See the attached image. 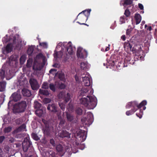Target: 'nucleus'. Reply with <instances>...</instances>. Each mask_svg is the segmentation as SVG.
<instances>
[{
  "instance_id": "28",
  "label": "nucleus",
  "mask_w": 157,
  "mask_h": 157,
  "mask_svg": "<svg viewBox=\"0 0 157 157\" xmlns=\"http://www.w3.org/2000/svg\"><path fill=\"white\" fill-rule=\"evenodd\" d=\"M5 68L4 66H3L0 71V80H2L5 77Z\"/></svg>"
},
{
  "instance_id": "23",
  "label": "nucleus",
  "mask_w": 157,
  "mask_h": 157,
  "mask_svg": "<svg viewBox=\"0 0 157 157\" xmlns=\"http://www.w3.org/2000/svg\"><path fill=\"white\" fill-rule=\"evenodd\" d=\"M22 93L24 96L29 97L31 95V91L27 89H24L22 90Z\"/></svg>"
},
{
  "instance_id": "52",
  "label": "nucleus",
  "mask_w": 157,
  "mask_h": 157,
  "mask_svg": "<svg viewBox=\"0 0 157 157\" xmlns=\"http://www.w3.org/2000/svg\"><path fill=\"white\" fill-rule=\"evenodd\" d=\"M124 14L127 17H128L130 14V12L129 10L127 9L125 10Z\"/></svg>"
},
{
  "instance_id": "4",
  "label": "nucleus",
  "mask_w": 157,
  "mask_h": 157,
  "mask_svg": "<svg viewBox=\"0 0 157 157\" xmlns=\"http://www.w3.org/2000/svg\"><path fill=\"white\" fill-rule=\"evenodd\" d=\"M125 48L131 50L133 52L136 54V56H140L143 53V51L141 49V46L140 45H135L132 48V45L128 42H125L124 44Z\"/></svg>"
},
{
  "instance_id": "34",
  "label": "nucleus",
  "mask_w": 157,
  "mask_h": 157,
  "mask_svg": "<svg viewBox=\"0 0 157 157\" xmlns=\"http://www.w3.org/2000/svg\"><path fill=\"white\" fill-rule=\"evenodd\" d=\"M34 48L33 46H29L28 50L27 53L29 55H31L33 51Z\"/></svg>"
},
{
  "instance_id": "26",
  "label": "nucleus",
  "mask_w": 157,
  "mask_h": 157,
  "mask_svg": "<svg viewBox=\"0 0 157 157\" xmlns=\"http://www.w3.org/2000/svg\"><path fill=\"white\" fill-rule=\"evenodd\" d=\"M56 149L58 152H59L60 155L61 156L63 155L64 152L63 151V147L61 145H58L56 147Z\"/></svg>"
},
{
  "instance_id": "33",
  "label": "nucleus",
  "mask_w": 157,
  "mask_h": 157,
  "mask_svg": "<svg viewBox=\"0 0 157 157\" xmlns=\"http://www.w3.org/2000/svg\"><path fill=\"white\" fill-rule=\"evenodd\" d=\"M137 109H132L130 110L126 111V114L127 116H129L130 115H132L134 113H135Z\"/></svg>"
},
{
  "instance_id": "5",
  "label": "nucleus",
  "mask_w": 157,
  "mask_h": 157,
  "mask_svg": "<svg viewBox=\"0 0 157 157\" xmlns=\"http://www.w3.org/2000/svg\"><path fill=\"white\" fill-rule=\"evenodd\" d=\"M93 115L90 112H87L82 119L81 121L83 124L89 126L93 122Z\"/></svg>"
},
{
  "instance_id": "62",
  "label": "nucleus",
  "mask_w": 157,
  "mask_h": 157,
  "mask_svg": "<svg viewBox=\"0 0 157 157\" xmlns=\"http://www.w3.org/2000/svg\"><path fill=\"white\" fill-rule=\"evenodd\" d=\"M52 66L54 67L59 68L60 66V65L58 63H55L52 65Z\"/></svg>"
},
{
  "instance_id": "43",
  "label": "nucleus",
  "mask_w": 157,
  "mask_h": 157,
  "mask_svg": "<svg viewBox=\"0 0 157 157\" xmlns=\"http://www.w3.org/2000/svg\"><path fill=\"white\" fill-rule=\"evenodd\" d=\"M143 115V111L142 110L140 109L139 113H136V115L139 117L140 118H142V115Z\"/></svg>"
},
{
  "instance_id": "18",
  "label": "nucleus",
  "mask_w": 157,
  "mask_h": 157,
  "mask_svg": "<svg viewBox=\"0 0 157 157\" xmlns=\"http://www.w3.org/2000/svg\"><path fill=\"white\" fill-rule=\"evenodd\" d=\"M18 82L20 86L24 85L26 82L27 80L22 75L17 78Z\"/></svg>"
},
{
  "instance_id": "8",
  "label": "nucleus",
  "mask_w": 157,
  "mask_h": 157,
  "mask_svg": "<svg viewBox=\"0 0 157 157\" xmlns=\"http://www.w3.org/2000/svg\"><path fill=\"white\" fill-rule=\"evenodd\" d=\"M147 102L146 100H144L142 101L139 105H138L136 101H133L129 102L127 104L126 108L127 109H130L131 107H133V109H136L137 107L138 108H140L144 105H146L147 104Z\"/></svg>"
},
{
  "instance_id": "31",
  "label": "nucleus",
  "mask_w": 157,
  "mask_h": 157,
  "mask_svg": "<svg viewBox=\"0 0 157 157\" xmlns=\"http://www.w3.org/2000/svg\"><path fill=\"white\" fill-rule=\"evenodd\" d=\"M34 107L36 109H40L41 107V104L37 101H35L34 103Z\"/></svg>"
},
{
  "instance_id": "56",
  "label": "nucleus",
  "mask_w": 157,
  "mask_h": 157,
  "mask_svg": "<svg viewBox=\"0 0 157 157\" xmlns=\"http://www.w3.org/2000/svg\"><path fill=\"white\" fill-rule=\"evenodd\" d=\"M65 122V121L64 120L61 119L60 120V123L59 124V125L61 126H62L63 125V124H64Z\"/></svg>"
},
{
  "instance_id": "53",
  "label": "nucleus",
  "mask_w": 157,
  "mask_h": 157,
  "mask_svg": "<svg viewBox=\"0 0 157 157\" xmlns=\"http://www.w3.org/2000/svg\"><path fill=\"white\" fill-rule=\"evenodd\" d=\"M132 31V29H127L126 32V33L127 36H130L131 35V33Z\"/></svg>"
},
{
  "instance_id": "46",
  "label": "nucleus",
  "mask_w": 157,
  "mask_h": 157,
  "mask_svg": "<svg viewBox=\"0 0 157 157\" xmlns=\"http://www.w3.org/2000/svg\"><path fill=\"white\" fill-rule=\"evenodd\" d=\"M67 108L68 109V111H72L73 109V106L72 105L71 103H70L68 104V105L67 106Z\"/></svg>"
},
{
  "instance_id": "44",
  "label": "nucleus",
  "mask_w": 157,
  "mask_h": 157,
  "mask_svg": "<svg viewBox=\"0 0 157 157\" xmlns=\"http://www.w3.org/2000/svg\"><path fill=\"white\" fill-rule=\"evenodd\" d=\"M67 117L68 121H71L73 119V117L71 114L67 113Z\"/></svg>"
},
{
  "instance_id": "40",
  "label": "nucleus",
  "mask_w": 157,
  "mask_h": 157,
  "mask_svg": "<svg viewBox=\"0 0 157 157\" xmlns=\"http://www.w3.org/2000/svg\"><path fill=\"white\" fill-rule=\"evenodd\" d=\"M32 136L33 139L36 141L38 140L39 139L37 134L35 133H32Z\"/></svg>"
},
{
  "instance_id": "42",
  "label": "nucleus",
  "mask_w": 157,
  "mask_h": 157,
  "mask_svg": "<svg viewBox=\"0 0 157 157\" xmlns=\"http://www.w3.org/2000/svg\"><path fill=\"white\" fill-rule=\"evenodd\" d=\"M49 86L48 85V84L46 82H44L42 85V88L44 89H48V88Z\"/></svg>"
},
{
  "instance_id": "1",
  "label": "nucleus",
  "mask_w": 157,
  "mask_h": 157,
  "mask_svg": "<svg viewBox=\"0 0 157 157\" xmlns=\"http://www.w3.org/2000/svg\"><path fill=\"white\" fill-rule=\"evenodd\" d=\"M2 40L3 43L10 42L6 48H2V52L4 54L10 52L13 49H20L21 47V41L19 39L18 35H16L14 36H10L9 39H8L7 35H6L3 38Z\"/></svg>"
},
{
  "instance_id": "59",
  "label": "nucleus",
  "mask_w": 157,
  "mask_h": 157,
  "mask_svg": "<svg viewBox=\"0 0 157 157\" xmlns=\"http://www.w3.org/2000/svg\"><path fill=\"white\" fill-rule=\"evenodd\" d=\"M116 23H115V21L114 22V23L112 24L110 28L112 29H113L114 28V27L116 26Z\"/></svg>"
},
{
  "instance_id": "55",
  "label": "nucleus",
  "mask_w": 157,
  "mask_h": 157,
  "mask_svg": "<svg viewBox=\"0 0 157 157\" xmlns=\"http://www.w3.org/2000/svg\"><path fill=\"white\" fill-rule=\"evenodd\" d=\"M59 105L61 109H62L63 110L65 109V105L64 104H62V103H59Z\"/></svg>"
},
{
  "instance_id": "19",
  "label": "nucleus",
  "mask_w": 157,
  "mask_h": 157,
  "mask_svg": "<svg viewBox=\"0 0 157 157\" xmlns=\"http://www.w3.org/2000/svg\"><path fill=\"white\" fill-rule=\"evenodd\" d=\"M132 58L129 55H128L125 58L124 62L125 63H127L131 64H134L135 63V60L131 59Z\"/></svg>"
},
{
  "instance_id": "36",
  "label": "nucleus",
  "mask_w": 157,
  "mask_h": 157,
  "mask_svg": "<svg viewBox=\"0 0 157 157\" xmlns=\"http://www.w3.org/2000/svg\"><path fill=\"white\" fill-rule=\"evenodd\" d=\"M26 60V57L25 55H22L20 59V62L21 64H23Z\"/></svg>"
},
{
  "instance_id": "49",
  "label": "nucleus",
  "mask_w": 157,
  "mask_h": 157,
  "mask_svg": "<svg viewBox=\"0 0 157 157\" xmlns=\"http://www.w3.org/2000/svg\"><path fill=\"white\" fill-rule=\"evenodd\" d=\"M43 56L42 54L39 53L36 56L35 58V60H37V59L42 58Z\"/></svg>"
},
{
  "instance_id": "16",
  "label": "nucleus",
  "mask_w": 157,
  "mask_h": 157,
  "mask_svg": "<svg viewBox=\"0 0 157 157\" xmlns=\"http://www.w3.org/2000/svg\"><path fill=\"white\" fill-rule=\"evenodd\" d=\"M41 68L40 62L35 60L33 66V69L35 70H40Z\"/></svg>"
},
{
  "instance_id": "61",
  "label": "nucleus",
  "mask_w": 157,
  "mask_h": 157,
  "mask_svg": "<svg viewBox=\"0 0 157 157\" xmlns=\"http://www.w3.org/2000/svg\"><path fill=\"white\" fill-rule=\"evenodd\" d=\"M138 6L139 8L141 10H143L144 6L142 4L140 3H139Z\"/></svg>"
},
{
  "instance_id": "13",
  "label": "nucleus",
  "mask_w": 157,
  "mask_h": 157,
  "mask_svg": "<svg viewBox=\"0 0 157 157\" xmlns=\"http://www.w3.org/2000/svg\"><path fill=\"white\" fill-rule=\"evenodd\" d=\"M87 52L85 50L80 47L78 48L77 55L78 57L82 59L85 58L87 57Z\"/></svg>"
},
{
  "instance_id": "37",
  "label": "nucleus",
  "mask_w": 157,
  "mask_h": 157,
  "mask_svg": "<svg viewBox=\"0 0 157 157\" xmlns=\"http://www.w3.org/2000/svg\"><path fill=\"white\" fill-rule=\"evenodd\" d=\"M90 11H91L90 9H89V10H85L84 11H83L81 13H80L79 14H80L82 13H84L85 12H86V13H85L84 14L85 16V17H87V16H88L90 15Z\"/></svg>"
},
{
  "instance_id": "64",
  "label": "nucleus",
  "mask_w": 157,
  "mask_h": 157,
  "mask_svg": "<svg viewBox=\"0 0 157 157\" xmlns=\"http://www.w3.org/2000/svg\"><path fill=\"white\" fill-rule=\"evenodd\" d=\"M121 39L123 40L124 41L126 40V36L125 35H123L121 37Z\"/></svg>"
},
{
  "instance_id": "10",
  "label": "nucleus",
  "mask_w": 157,
  "mask_h": 157,
  "mask_svg": "<svg viewBox=\"0 0 157 157\" xmlns=\"http://www.w3.org/2000/svg\"><path fill=\"white\" fill-rule=\"evenodd\" d=\"M26 103L25 101H22L16 104L14 108L19 112H22L24 111L26 107Z\"/></svg>"
},
{
  "instance_id": "41",
  "label": "nucleus",
  "mask_w": 157,
  "mask_h": 157,
  "mask_svg": "<svg viewBox=\"0 0 157 157\" xmlns=\"http://www.w3.org/2000/svg\"><path fill=\"white\" fill-rule=\"evenodd\" d=\"M49 157H56L55 153L53 151H50L48 152Z\"/></svg>"
},
{
  "instance_id": "22",
  "label": "nucleus",
  "mask_w": 157,
  "mask_h": 157,
  "mask_svg": "<svg viewBox=\"0 0 157 157\" xmlns=\"http://www.w3.org/2000/svg\"><path fill=\"white\" fill-rule=\"evenodd\" d=\"M30 143L29 141L27 142H23L22 143L23 149L24 151H26L29 147Z\"/></svg>"
},
{
  "instance_id": "60",
  "label": "nucleus",
  "mask_w": 157,
  "mask_h": 157,
  "mask_svg": "<svg viewBox=\"0 0 157 157\" xmlns=\"http://www.w3.org/2000/svg\"><path fill=\"white\" fill-rule=\"evenodd\" d=\"M5 139L4 136H0V143H2L3 140Z\"/></svg>"
},
{
  "instance_id": "9",
  "label": "nucleus",
  "mask_w": 157,
  "mask_h": 157,
  "mask_svg": "<svg viewBox=\"0 0 157 157\" xmlns=\"http://www.w3.org/2000/svg\"><path fill=\"white\" fill-rule=\"evenodd\" d=\"M93 92V90L91 87L85 86L82 88L79 94L80 96H90V95L92 94Z\"/></svg>"
},
{
  "instance_id": "14",
  "label": "nucleus",
  "mask_w": 157,
  "mask_h": 157,
  "mask_svg": "<svg viewBox=\"0 0 157 157\" xmlns=\"http://www.w3.org/2000/svg\"><path fill=\"white\" fill-rule=\"evenodd\" d=\"M29 82L33 90H35L39 88V85L36 79L31 78L29 80Z\"/></svg>"
},
{
  "instance_id": "38",
  "label": "nucleus",
  "mask_w": 157,
  "mask_h": 157,
  "mask_svg": "<svg viewBox=\"0 0 157 157\" xmlns=\"http://www.w3.org/2000/svg\"><path fill=\"white\" fill-rule=\"evenodd\" d=\"M39 45L43 48H48V44L46 42H39Z\"/></svg>"
},
{
  "instance_id": "24",
  "label": "nucleus",
  "mask_w": 157,
  "mask_h": 157,
  "mask_svg": "<svg viewBox=\"0 0 157 157\" xmlns=\"http://www.w3.org/2000/svg\"><path fill=\"white\" fill-rule=\"evenodd\" d=\"M134 17L136 21V25L139 24L141 20V17L139 13L135 14Z\"/></svg>"
},
{
  "instance_id": "45",
  "label": "nucleus",
  "mask_w": 157,
  "mask_h": 157,
  "mask_svg": "<svg viewBox=\"0 0 157 157\" xmlns=\"http://www.w3.org/2000/svg\"><path fill=\"white\" fill-rule=\"evenodd\" d=\"M12 130V127H8L4 129V132L6 133H7L10 132Z\"/></svg>"
},
{
  "instance_id": "57",
  "label": "nucleus",
  "mask_w": 157,
  "mask_h": 157,
  "mask_svg": "<svg viewBox=\"0 0 157 157\" xmlns=\"http://www.w3.org/2000/svg\"><path fill=\"white\" fill-rule=\"evenodd\" d=\"M50 143L53 146H55V142L54 140L53 139H51L50 140Z\"/></svg>"
},
{
  "instance_id": "20",
  "label": "nucleus",
  "mask_w": 157,
  "mask_h": 157,
  "mask_svg": "<svg viewBox=\"0 0 157 157\" xmlns=\"http://www.w3.org/2000/svg\"><path fill=\"white\" fill-rule=\"evenodd\" d=\"M58 135L60 137L62 138L64 137L70 138V134L69 133L66 131H61L59 133Z\"/></svg>"
},
{
  "instance_id": "54",
  "label": "nucleus",
  "mask_w": 157,
  "mask_h": 157,
  "mask_svg": "<svg viewBox=\"0 0 157 157\" xmlns=\"http://www.w3.org/2000/svg\"><path fill=\"white\" fill-rule=\"evenodd\" d=\"M25 125H22L21 126V127H20L19 128H18V130H23L25 129Z\"/></svg>"
},
{
  "instance_id": "63",
  "label": "nucleus",
  "mask_w": 157,
  "mask_h": 157,
  "mask_svg": "<svg viewBox=\"0 0 157 157\" xmlns=\"http://www.w3.org/2000/svg\"><path fill=\"white\" fill-rule=\"evenodd\" d=\"M75 79L76 81L77 82H78L80 80L79 78L78 77L77 75H75Z\"/></svg>"
},
{
  "instance_id": "48",
  "label": "nucleus",
  "mask_w": 157,
  "mask_h": 157,
  "mask_svg": "<svg viewBox=\"0 0 157 157\" xmlns=\"http://www.w3.org/2000/svg\"><path fill=\"white\" fill-rule=\"evenodd\" d=\"M125 19L126 18L124 16L121 17L120 18V22L121 24L124 23L125 22Z\"/></svg>"
},
{
  "instance_id": "11",
  "label": "nucleus",
  "mask_w": 157,
  "mask_h": 157,
  "mask_svg": "<svg viewBox=\"0 0 157 157\" xmlns=\"http://www.w3.org/2000/svg\"><path fill=\"white\" fill-rule=\"evenodd\" d=\"M77 138L81 142L84 141L86 139L87 132L83 130L78 129L76 132Z\"/></svg>"
},
{
  "instance_id": "3",
  "label": "nucleus",
  "mask_w": 157,
  "mask_h": 157,
  "mask_svg": "<svg viewBox=\"0 0 157 157\" xmlns=\"http://www.w3.org/2000/svg\"><path fill=\"white\" fill-rule=\"evenodd\" d=\"M80 103L89 109H93L97 104L96 98L94 96H87L86 97L80 98Z\"/></svg>"
},
{
  "instance_id": "58",
  "label": "nucleus",
  "mask_w": 157,
  "mask_h": 157,
  "mask_svg": "<svg viewBox=\"0 0 157 157\" xmlns=\"http://www.w3.org/2000/svg\"><path fill=\"white\" fill-rule=\"evenodd\" d=\"M57 115L58 116V118L59 119H61V117L60 115H61L62 114V112L61 111H57Z\"/></svg>"
},
{
  "instance_id": "39",
  "label": "nucleus",
  "mask_w": 157,
  "mask_h": 157,
  "mask_svg": "<svg viewBox=\"0 0 157 157\" xmlns=\"http://www.w3.org/2000/svg\"><path fill=\"white\" fill-rule=\"evenodd\" d=\"M32 63V60L31 59H29L27 60V62L26 66L28 67H31Z\"/></svg>"
},
{
  "instance_id": "7",
  "label": "nucleus",
  "mask_w": 157,
  "mask_h": 157,
  "mask_svg": "<svg viewBox=\"0 0 157 157\" xmlns=\"http://www.w3.org/2000/svg\"><path fill=\"white\" fill-rule=\"evenodd\" d=\"M58 98L60 100H63L65 103L68 102L70 100L71 95L68 92L65 91H62L59 92L57 96Z\"/></svg>"
},
{
  "instance_id": "50",
  "label": "nucleus",
  "mask_w": 157,
  "mask_h": 157,
  "mask_svg": "<svg viewBox=\"0 0 157 157\" xmlns=\"http://www.w3.org/2000/svg\"><path fill=\"white\" fill-rule=\"evenodd\" d=\"M51 100L49 98H45L44 99V102L45 104L48 103L50 102Z\"/></svg>"
},
{
  "instance_id": "29",
  "label": "nucleus",
  "mask_w": 157,
  "mask_h": 157,
  "mask_svg": "<svg viewBox=\"0 0 157 157\" xmlns=\"http://www.w3.org/2000/svg\"><path fill=\"white\" fill-rule=\"evenodd\" d=\"M132 2V0H124V1H121L120 2V5L124 6L125 5H128L131 4Z\"/></svg>"
},
{
  "instance_id": "15",
  "label": "nucleus",
  "mask_w": 157,
  "mask_h": 157,
  "mask_svg": "<svg viewBox=\"0 0 157 157\" xmlns=\"http://www.w3.org/2000/svg\"><path fill=\"white\" fill-rule=\"evenodd\" d=\"M47 109L50 112L56 113L57 112V108L56 105L54 104H50L47 107Z\"/></svg>"
},
{
  "instance_id": "12",
  "label": "nucleus",
  "mask_w": 157,
  "mask_h": 157,
  "mask_svg": "<svg viewBox=\"0 0 157 157\" xmlns=\"http://www.w3.org/2000/svg\"><path fill=\"white\" fill-rule=\"evenodd\" d=\"M117 56L115 55H112L109 59L107 60V63H104L103 65L104 66H106V67L108 68V66H114L116 64L117 62V59H116Z\"/></svg>"
},
{
  "instance_id": "27",
  "label": "nucleus",
  "mask_w": 157,
  "mask_h": 157,
  "mask_svg": "<svg viewBox=\"0 0 157 157\" xmlns=\"http://www.w3.org/2000/svg\"><path fill=\"white\" fill-rule=\"evenodd\" d=\"M45 112V110L44 111L42 109H37L35 111L36 114L39 117H41L42 114Z\"/></svg>"
},
{
  "instance_id": "30",
  "label": "nucleus",
  "mask_w": 157,
  "mask_h": 157,
  "mask_svg": "<svg viewBox=\"0 0 157 157\" xmlns=\"http://www.w3.org/2000/svg\"><path fill=\"white\" fill-rule=\"evenodd\" d=\"M50 89L53 91H55L56 89L57 88V82H56L55 84L52 83L50 84L49 85Z\"/></svg>"
},
{
  "instance_id": "21",
  "label": "nucleus",
  "mask_w": 157,
  "mask_h": 157,
  "mask_svg": "<svg viewBox=\"0 0 157 157\" xmlns=\"http://www.w3.org/2000/svg\"><path fill=\"white\" fill-rule=\"evenodd\" d=\"M90 67V65L86 62H82L81 63L80 67L81 69L86 70Z\"/></svg>"
},
{
  "instance_id": "17",
  "label": "nucleus",
  "mask_w": 157,
  "mask_h": 157,
  "mask_svg": "<svg viewBox=\"0 0 157 157\" xmlns=\"http://www.w3.org/2000/svg\"><path fill=\"white\" fill-rule=\"evenodd\" d=\"M21 98V95L20 94L16 92L13 93L10 97L11 100H13L15 101H17L20 100Z\"/></svg>"
},
{
  "instance_id": "2",
  "label": "nucleus",
  "mask_w": 157,
  "mask_h": 157,
  "mask_svg": "<svg viewBox=\"0 0 157 157\" xmlns=\"http://www.w3.org/2000/svg\"><path fill=\"white\" fill-rule=\"evenodd\" d=\"M60 47L61 48V51L54 54V57L56 59L64 58L67 59L68 55L73 54L75 51V49L72 46L71 42L67 43V42L59 43L57 44L56 48L58 49Z\"/></svg>"
},
{
  "instance_id": "47",
  "label": "nucleus",
  "mask_w": 157,
  "mask_h": 157,
  "mask_svg": "<svg viewBox=\"0 0 157 157\" xmlns=\"http://www.w3.org/2000/svg\"><path fill=\"white\" fill-rule=\"evenodd\" d=\"M57 70L55 69H52L49 71V73L53 75L56 74Z\"/></svg>"
},
{
  "instance_id": "51",
  "label": "nucleus",
  "mask_w": 157,
  "mask_h": 157,
  "mask_svg": "<svg viewBox=\"0 0 157 157\" xmlns=\"http://www.w3.org/2000/svg\"><path fill=\"white\" fill-rule=\"evenodd\" d=\"M76 112L78 115H80L82 113V110L81 109L78 108L77 109Z\"/></svg>"
},
{
  "instance_id": "35",
  "label": "nucleus",
  "mask_w": 157,
  "mask_h": 157,
  "mask_svg": "<svg viewBox=\"0 0 157 157\" xmlns=\"http://www.w3.org/2000/svg\"><path fill=\"white\" fill-rule=\"evenodd\" d=\"M57 88L60 89H62L65 88L66 86L63 83L57 82Z\"/></svg>"
},
{
  "instance_id": "25",
  "label": "nucleus",
  "mask_w": 157,
  "mask_h": 157,
  "mask_svg": "<svg viewBox=\"0 0 157 157\" xmlns=\"http://www.w3.org/2000/svg\"><path fill=\"white\" fill-rule=\"evenodd\" d=\"M6 82L5 81L0 82V92H3L5 90Z\"/></svg>"
},
{
  "instance_id": "32",
  "label": "nucleus",
  "mask_w": 157,
  "mask_h": 157,
  "mask_svg": "<svg viewBox=\"0 0 157 157\" xmlns=\"http://www.w3.org/2000/svg\"><path fill=\"white\" fill-rule=\"evenodd\" d=\"M39 92L40 94L46 96L48 95L49 94V92L48 90H41L40 89L39 90Z\"/></svg>"
},
{
  "instance_id": "6",
  "label": "nucleus",
  "mask_w": 157,
  "mask_h": 157,
  "mask_svg": "<svg viewBox=\"0 0 157 157\" xmlns=\"http://www.w3.org/2000/svg\"><path fill=\"white\" fill-rule=\"evenodd\" d=\"M81 77L82 78V84L86 86H89L91 82V79L89 74L87 72L82 73Z\"/></svg>"
}]
</instances>
